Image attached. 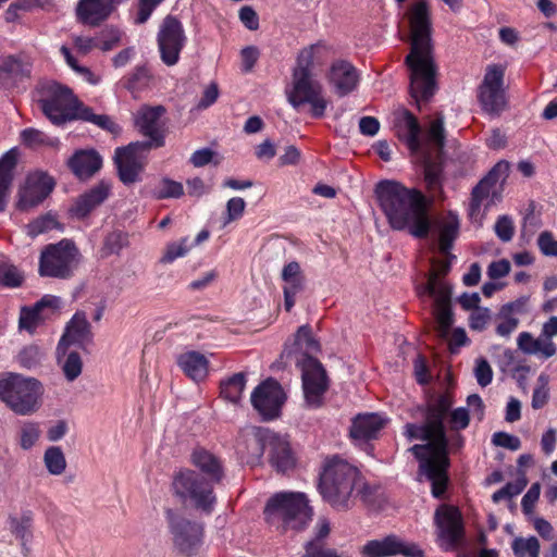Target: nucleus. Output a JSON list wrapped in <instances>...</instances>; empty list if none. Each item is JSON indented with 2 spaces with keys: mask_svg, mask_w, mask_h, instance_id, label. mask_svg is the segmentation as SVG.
<instances>
[{
  "mask_svg": "<svg viewBox=\"0 0 557 557\" xmlns=\"http://www.w3.org/2000/svg\"><path fill=\"white\" fill-rule=\"evenodd\" d=\"M451 406V396L441 394L428 403L422 424L406 423L404 426V435L408 441L425 442L413 445L409 451L420 461L419 470L431 481L435 498L444 495L448 483V438L444 420Z\"/></svg>",
  "mask_w": 557,
  "mask_h": 557,
  "instance_id": "nucleus-1",
  "label": "nucleus"
},
{
  "mask_svg": "<svg viewBox=\"0 0 557 557\" xmlns=\"http://www.w3.org/2000/svg\"><path fill=\"white\" fill-rule=\"evenodd\" d=\"M375 195L393 230H408L417 238L429 236V205L420 190L407 188L396 181H382L375 187Z\"/></svg>",
  "mask_w": 557,
  "mask_h": 557,
  "instance_id": "nucleus-2",
  "label": "nucleus"
},
{
  "mask_svg": "<svg viewBox=\"0 0 557 557\" xmlns=\"http://www.w3.org/2000/svg\"><path fill=\"white\" fill-rule=\"evenodd\" d=\"M410 28L411 50L406 57V64L410 70V95L417 103L428 102L434 96L437 85L431 46V21L424 1L412 7Z\"/></svg>",
  "mask_w": 557,
  "mask_h": 557,
  "instance_id": "nucleus-3",
  "label": "nucleus"
},
{
  "mask_svg": "<svg viewBox=\"0 0 557 557\" xmlns=\"http://www.w3.org/2000/svg\"><path fill=\"white\" fill-rule=\"evenodd\" d=\"M314 59V46L302 49L297 57L296 66L292 74V87L286 90L287 100L294 109L305 104L310 106V115L321 119L330 101L323 95V86L313 78L312 65Z\"/></svg>",
  "mask_w": 557,
  "mask_h": 557,
  "instance_id": "nucleus-4",
  "label": "nucleus"
},
{
  "mask_svg": "<svg viewBox=\"0 0 557 557\" xmlns=\"http://www.w3.org/2000/svg\"><path fill=\"white\" fill-rule=\"evenodd\" d=\"M359 482L358 468L335 456L325 460L319 490L333 508L347 510L354 505V492Z\"/></svg>",
  "mask_w": 557,
  "mask_h": 557,
  "instance_id": "nucleus-5",
  "label": "nucleus"
},
{
  "mask_svg": "<svg viewBox=\"0 0 557 557\" xmlns=\"http://www.w3.org/2000/svg\"><path fill=\"white\" fill-rule=\"evenodd\" d=\"M264 519L282 533L305 530L312 519V508L304 493L281 492L269 498Z\"/></svg>",
  "mask_w": 557,
  "mask_h": 557,
  "instance_id": "nucleus-6",
  "label": "nucleus"
},
{
  "mask_svg": "<svg viewBox=\"0 0 557 557\" xmlns=\"http://www.w3.org/2000/svg\"><path fill=\"white\" fill-rule=\"evenodd\" d=\"M199 472L182 469L174 473L172 492L185 507H190L203 516H210L216 505L214 485Z\"/></svg>",
  "mask_w": 557,
  "mask_h": 557,
  "instance_id": "nucleus-7",
  "label": "nucleus"
},
{
  "mask_svg": "<svg viewBox=\"0 0 557 557\" xmlns=\"http://www.w3.org/2000/svg\"><path fill=\"white\" fill-rule=\"evenodd\" d=\"M36 97L42 113L54 125L74 121L83 103L71 88L53 81L39 83Z\"/></svg>",
  "mask_w": 557,
  "mask_h": 557,
  "instance_id": "nucleus-8",
  "label": "nucleus"
},
{
  "mask_svg": "<svg viewBox=\"0 0 557 557\" xmlns=\"http://www.w3.org/2000/svg\"><path fill=\"white\" fill-rule=\"evenodd\" d=\"M41 395L42 386L36 379L15 373L0 379V399L17 414L35 412L39 408Z\"/></svg>",
  "mask_w": 557,
  "mask_h": 557,
  "instance_id": "nucleus-9",
  "label": "nucleus"
},
{
  "mask_svg": "<svg viewBox=\"0 0 557 557\" xmlns=\"http://www.w3.org/2000/svg\"><path fill=\"white\" fill-rule=\"evenodd\" d=\"M82 255L72 239H61L47 245L40 253L39 274L41 276L66 280L74 275Z\"/></svg>",
  "mask_w": 557,
  "mask_h": 557,
  "instance_id": "nucleus-10",
  "label": "nucleus"
},
{
  "mask_svg": "<svg viewBox=\"0 0 557 557\" xmlns=\"http://www.w3.org/2000/svg\"><path fill=\"white\" fill-rule=\"evenodd\" d=\"M301 368L302 389L306 405L320 408L324 404V395L330 387V380L322 363L308 355L298 360Z\"/></svg>",
  "mask_w": 557,
  "mask_h": 557,
  "instance_id": "nucleus-11",
  "label": "nucleus"
},
{
  "mask_svg": "<svg viewBox=\"0 0 557 557\" xmlns=\"http://www.w3.org/2000/svg\"><path fill=\"white\" fill-rule=\"evenodd\" d=\"M250 401L263 421H272L281 416L286 394L277 381L267 379L253 389Z\"/></svg>",
  "mask_w": 557,
  "mask_h": 557,
  "instance_id": "nucleus-12",
  "label": "nucleus"
},
{
  "mask_svg": "<svg viewBox=\"0 0 557 557\" xmlns=\"http://www.w3.org/2000/svg\"><path fill=\"white\" fill-rule=\"evenodd\" d=\"M157 41L162 62L168 66L175 65L187 41L181 21L172 15L165 16L160 25Z\"/></svg>",
  "mask_w": 557,
  "mask_h": 557,
  "instance_id": "nucleus-13",
  "label": "nucleus"
},
{
  "mask_svg": "<svg viewBox=\"0 0 557 557\" xmlns=\"http://www.w3.org/2000/svg\"><path fill=\"white\" fill-rule=\"evenodd\" d=\"M166 518L175 547L187 556L193 555L202 543L203 524L171 510L168 511Z\"/></svg>",
  "mask_w": 557,
  "mask_h": 557,
  "instance_id": "nucleus-14",
  "label": "nucleus"
},
{
  "mask_svg": "<svg viewBox=\"0 0 557 557\" xmlns=\"http://www.w3.org/2000/svg\"><path fill=\"white\" fill-rule=\"evenodd\" d=\"M505 71L502 65L493 64L486 72L479 87V101L484 111L499 114L506 108V96L503 88Z\"/></svg>",
  "mask_w": 557,
  "mask_h": 557,
  "instance_id": "nucleus-15",
  "label": "nucleus"
},
{
  "mask_svg": "<svg viewBox=\"0 0 557 557\" xmlns=\"http://www.w3.org/2000/svg\"><path fill=\"white\" fill-rule=\"evenodd\" d=\"M423 290L434 299V315L438 335L446 337L454 323L450 304L451 288L445 282H440L437 274L433 273Z\"/></svg>",
  "mask_w": 557,
  "mask_h": 557,
  "instance_id": "nucleus-16",
  "label": "nucleus"
},
{
  "mask_svg": "<svg viewBox=\"0 0 557 557\" xmlns=\"http://www.w3.org/2000/svg\"><path fill=\"white\" fill-rule=\"evenodd\" d=\"M140 141L131 143L126 147H120L114 153V163L117 176L124 185H132L141 181V173L146 168V160L140 152L147 151Z\"/></svg>",
  "mask_w": 557,
  "mask_h": 557,
  "instance_id": "nucleus-17",
  "label": "nucleus"
},
{
  "mask_svg": "<svg viewBox=\"0 0 557 557\" xmlns=\"http://www.w3.org/2000/svg\"><path fill=\"white\" fill-rule=\"evenodd\" d=\"M54 180L44 172L27 176L25 185L18 191L17 208L26 211L41 203L53 190Z\"/></svg>",
  "mask_w": 557,
  "mask_h": 557,
  "instance_id": "nucleus-18",
  "label": "nucleus"
},
{
  "mask_svg": "<svg viewBox=\"0 0 557 557\" xmlns=\"http://www.w3.org/2000/svg\"><path fill=\"white\" fill-rule=\"evenodd\" d=\"M363 557H389L401 554L406 557H422V550L416 544H409L397 535L391 534L381 540L368 541L361 547Z\"/></svg>",
  "mask_w": 557,
  "mask_h": 557,
  "instance_id": "nucleus-19",
  "label": "nucleus"
},
{
  "mask_svg": "<svg viewBox=\"0 0 557 557\" xmlns=\"http://www.w3.org/2000/svg\"><path fill=\"white\" fill-rule=\"evenodd\" d=\"M94 334L91 325L84 311H77L67 322L65 331L58 344V351H65L71 346H76L85 352L92 344Z\"/></svg>",
  "mask_w": 557,
  "mask_h": 557,
  "instance_id": "nucleus-20",
  "label": "nucleus"
},
{
  "mask_svg": "<svg viewBox=\"0 0 557 557\" xmlns=\"http://www.w3.org/2000/svg\"><path fill=\"white\" fill-rule=\"evenodd\" d=\"M165 112L162 106L143 107L136 115V126L149 140L140 143L144 149L160 148L164 146V131L160 119Z\"/></svg>",
  "mask_w": 557,
  "mask_h": 557,
  "instance_id": "nucleus-21",
  "label": "nucleus"
},
{
  "mask_svg": "<svg viewBox=\"0 0 557 557\" xmlns=\"http://www.w3.org/2000/svg\"><path fill=\"white\" fill-rule=\"evenodd\" d=\"M509 172V163L507 161L497 162L492 170L485 175L472 189L471 200L469 203V215L474 219L479 215L483 200L486 199L491 193L494 194V188L499 180H505Z\"/></svg>",
  "mask_w": 557,
  "mask_h": 557,
  "instance_id": "nucleus-22",
  "label": "nucleus"
},
{
  "mask_svg": "<svg viewBox=\"0 0 557 557\" xmlns=\"http://www.w3.org/2000/svg\"><path fill=\"white\" fill-rule=\"evenodd\" d=\"M359 78L357 69L348 61H335L330 69V84L339 97H345L354 91L359 84Z\"/></svg>",
  "mask_w": 557,
  "mask_h": 557,
  "instance_id": "nucleus-23",
  "label": "nucleus"
},
{
  "mask_svg": "<svg viewBox=\"0 0 557 557\" xmlns=\"http://www.w3.org/2000/svg\"><path fill=\"white\" fill-rule=\"evenodd\" d=\"M440 536L447 548H455L463 540V525L460 512L455 508H446L442 513L436 512Z\"/></svg>",
  "mask_w": 557,
  "mask_h": 557,
  "instance_id": "nucleus-24",
  "label": "nucleus"
},
{
  "mask_svg": "<svg viewBox=\"0 0 557 557\" xmlns=\"http://www.w3.org/2000/svg\"><path fill=\"white\" fill-rule=\"evenodd\" d=\"M61 299L53 295H45L33 307H23L20 314V327L33 333L40 325L47 315L46 309L54 311L60 308Z\"/></svg>",
  "mask_w": 557,
  "mask_h": 557,
  "instance_id": "nucleus-25",
  "label": "nucleus"
},
{
  "mask_svg": "<svg viewBox=\"0 0 557 557\" xmlns=\"http://www.w3.org/2000/svg\"><path fill=\"white\" fill-rule=\"evenodd\" d=\"M11 534L20 542L21 553L24 557L32 555V542L34 539V515L32 511H23L11 515L8 518Z\"/></svg>",
  "mask_w": 557,
  "mask_h": 557,
  "instance_id": "nucleus-26",
  "label": "nucleus"
},
{
  "mask_svg": "<svg viewBox=\"0 0 557 557\" xmlns=\"http://www.w3.org/2000/svg\"><path fill=\"white\" fill-rule=\"evenodd\" d=\"M269 460L278 472L285 473L296 466V458L286 437L278 434L268 436Z\"/></svg>",
  "mask_w": 557,
  "mask_h": 557,
  "instance_id": "nucleus-27",
  "label": "nucleus"
},
{
  "mask_svg": "<svg viewBox=\"0 0 557 557\" xmlns=\"http://www.w3.org/2000/svg\"><path fill=\"white\" fill-rule=\"evenodd\" d=\"M387 421L388 419L379 413L358 414L352 420L350 436L357 442L367 444L369 441L377 438Z\"/></svg>",
  "mask_w": 557,
  "mask_h": 557,
  "instance_id": "nucleus-28",
  "label": "nucleus"
},
{
  "mask_svg": "<svg viewBox=\"0 0 557 557\" xmlns=\"http://www.w3.org/2000/svg\"><path fill=\"white\" fill-rule=\"evenodd\" d=\"M67 165L81 181L92 177L102 168V158L94 149H82L69 159Z\"/></svg>",
  "mask_w": 557,
  "mask_h": 557,
  "instance_id": "nucleus-29",
  "label": "nucleus"
},
{
  "mask_svg": "<svg viewBox=\"0 0 557 557\" xmlns=\"http://www.w3.org/2000/svg\"><path fill=\"white\" fill-rule=\"evenodd\" d=\"M111 183L100 181L88 191L77 198L72 212L79 219L86 218L94 209L104 202L111 193Z\"/></svg>",
  "mask_w": 557,
  "mask_h": 557,
  "instance_id": "nucleus-30",
  "label": "nucleus"
},
{
  "mask_svg": "<svg viewBox=\"0 0 557 557\" xmlns=\"http://www.w3.org/2000/svg\"><path fill=\"white\" fill-rule=\"evenodd\" d=\"M190 462L199 469L207 480L213 483H220L224 476V470L221 460L209 450L197 447L193 450Z\"/></svg>",
  "mask_w": 557,
  "mask_h": 557,
  "instance_id": "nucleus-31",
  "label": "nucleus"
},
{
  "mask_svg": "<svg viewBox=\"0 0 557 557\" xmlns=\"http://www.w3.org/2000/svg\"><path fill=\"white\" fill-rule=\"evenodd\" d=\"M396 134L407 147L417 152L421 148V126L418 119L408 110H404L395 122Z\"/></svg>",
  "mask_w": 557,
  "mask_h": 557,
  "instance_id": "nucleus-32",
  "label": "nucleus"
},
{
  "mask_svg": "<svg viewBox=\"0 0 557 557\" xmlns=\"http://www.w3.org/2000/svg\"><path fill=\"white\" fill-rule=\"evenodd\" d=\"M518 348L525 355L537 356L548 359L556 355V344L550 338H546L542 333L534 337L529 332H521L517 338Z\"/></svg>",
  "mask_w": 557,
  "mask_h": 557,
  "instance_id": "nucleus-33",
  "label": "nucleus"
},
{
  "mask_svg": "<svg viewBox=\"0 0 557 557\" xmlns=\"http://www.w3.org/2000/svg\"><path fill=\"white\" fill-rule=\"evenodd\" d=\"M177 366L195 382L203 381L209 371V360L199 351H187L177 357Z\"/></svg>",
  "mask_w": 557,
  "mask_h": 557,
  "instance_id": "nucleus-34",
  "label": "nucleus"
},
{
  "mask_svg": "<svg viewBox=\"0 0 557 557\" xmlns=\"http://www.w3.org/2000/svg\"><path fill=\"white\" fill-rule=\"evenodd\" d=\"M113 12L104 0H79L76 14L78 20L90 26H98Z\"/></svg>",
  "mask_w": 557,
  "mask_h": 557,
  "instance_id": "nucleus-35",
  "label": "nucleus"
},
{
  "mask_svg": "<svg viewBox=\"0 0 557 557\" xmlns=\"http://www.w3.org/2000/svg\"><path fill=\"white\" fill-rule=\"evenodd\" d=\"M17 163V150L10 149L0 158V212L5 210Z\"/></svg>",
  "mask_w": 557,
  "mask_h": 557,
  "instance_id": "nucleus-36",
  "label": "nucleus"
},
{
  "mask_svg": "<svg viewBox=\"0 0 557 557\" xmlns=\"http://www.w3.org/2000/svg\"><path fill=\"white\" fill-rule=\"evenodd\" d=\"M32 64L18 55L0 57V79H12L14 82L29 78Z\"/></svg>",
  "mask_w": 557,
  "mask_h": 557,
  "instance_id": "nucleus-37",
  "label": "nucleus"
},
{
  "mask_svg": "<svg viewBox=\"0 0 557 557\" xmlns=\"http://www.w3.org/2000/svg\"><path fill=\"white\" fill-rule=\"evenodd\" d=\"M58 363L60 364L65 379L69 382L75 381L83 371V360L76 350L70 348L65 351L57 350Z\"/></svg>",
  "mask_w": 557,
  "mask_h": 557,
  "instance_id": "nucleus-38",
  "label": "nucleus"
},
{
  "mask_svg": "<svg viewBox=\"0 0 557 557\" xmlns=\"http://www.w3.org/2000/svg\"><path fill=\"white\" fill-rule=\"evenodd\" d=\"M459 234L458 216L448 213L445 221L440 225L438 248L442 253H448Z\"/></svg>",
  "mask_w": 557,
  "mask_h": 557,
  "instance_id": "nucleus-39",
  "label": "nucleus"
},
{
  "mask_svg": "<svg viewBox=\"0 0 557 557\" xmlns=\"http://www.w3.org/2000/svg\"><path fill=\"white\" fill-rule=\"evenodd\" d=\"M271 433L267 432L264 434L260 432H255L252 434H247L245 436V443L247 446V453L245 455L244 451L240 450L238 446V451L243 455V458H246L247 463H255L259 461L264 453L265 445H268V436Z\"/></svg>",
  "mask_w": 557,
  "mask_h": 557,
  "instance_id": "nucleus-40",
  "label": "nucleus"
},
{
  "mask_svg": "<svg viewBox=\"0 0 557 557\" xmlns=\"http://www.w3.org/2000/svg\"><path fill=\"white\" fill-rule=\"evenodd\" d=\"M245 387L246 375L243 372H239L220 383V393L226 400L237 404L242 399Z\"/></svg>",
  "mask_w": 557,
  "mask_h": 557,
  "instance_id": "nucleus-41",
  "label": "nucleus"
},
{
  "mask_svg": "<svg viewBox=\"0 0 557 557\" xmlns=\"http://www.w3.org/2000/svg\"><path fill=\"white\" fill-rule=\"evenodd\" d=\"M75 120L92 123L101 129L108 131L110 133L119 132V126L111 120L109 115L96 114L91 108L85 106L84 103H82Z\"/></svg>",
  "mask_w": 557,
  "mask_h": 557,
  "instance_id": "nucleus-42",
  "label": "nucleus"
},
{
  "mask_svg": "<svg viewBox=\"0 0 557 557\" xmlns=\"http://www.w3.org/2000/svg\"><path fill=\"white\" fill-rule=\"evenodd\" d=\"M442 174L443 169L440 164L428 162L424 165V181L429 193L434 198L440 197L443 193L442 189Z\"/></svg>",
  "mask_w": 557,
  "mask_h": 557,
  "instance_id": "nucleus-43",
  "label": "nucleus"
},
{
  "mask_svg": "<svg viewBox=\"0 0 557 557\" xmlns=\"http://www.w3.org/2000/svg\"><path fill=\"white\" fill-rule=\"evenodd\" d=\"M511 548L516 557H539L540 555V542L535 536L516 537Z\"/></svg>",
  "mask_w": 557,
  "mask_h": 557,
  "instance_id": "nucleus-44",
  "label": "nucleus"
},
{
  "mask_svg": "<svg viewBox=\"0 0 557 557\" xmlns=\"http://www.w3.org/2000/svg\"><path fill=\"white\" fill-rule=\"evenodd\" d=\"M26 228L30 237H36L54 228L61 230V225L53 214L47 213L29 222Z\"/></svg>",
  "mask_w": 557,
  "mask_h": 557,
  "instance_id": "nucleus-45",
  "label": "nucleus"
},
{
  "mask_svg": "<svg viewBox=\"0 0 557 557\" xmlns=\"http://www.w3.org/2000/svg\"><path fill=\"white\" fill-rule=\"evenodd\" d=\"M45 463L51 474L59 475L64 472L66 461L60 447H49L45 453Z\"/></svg>",
  "mask_w": 557,
  "mask_h": 557,
  "instance_id": "nucleus-46",
  "label": "nucleus"
},
{
  "mask_svg": "<svg viewBox=\"0 0 557 557\" xmlns=\"http://www.w3.org/2000/svg\"><path fill=\"white\" fill-rule=\"evenodd\" d=\"M295 344L299 348H304L306 350L302 357L305 355L310 356V352H315L320 349L319 342L313 337L312 330L309 324H305L298 327L295 335Z\"/></svg>",
  "mask_w": 557,
  "mask_h": 557,
  "instance_id": "nucleus-47",
  "label": "nucleus"
},
{
  "mask_svg": "<svg viewBox=\"0 0 557 557\" xmlns=\"http://www.w3.org/2000/svg\"><path fill=\"white\" fill-rule=\"evenodd\" d=\"M183 194V185L168 177L162 178L153 190L157 199L180 198Z\"/></svg>",
  "mask_w": 557,
  "mask_h": 557,
  "instance_id": "nucleus-48",
  "label": "nucleus"
},
{
  "mask_svg": "<svg viewBox=\"0 0 557 557\" xmlns=\"http://www.w3.org/2000/svg\"><path fill=\"white\" fill-rule=\"evenodd\" d=\"M128 245V236L121 231L109 233L103 242L102 253L103 256L117 255Z\"/></svg>",
  "mask_w": 557,
  "mask_h": 557,
  "instance_id": "nucleus-49",
  "label": "nucleus"
},
{
  "mask_svg": "<svg viewBox=\"0 0 557 557\" xmlns=\"http://www.w3.org/2000/svg\"><path fill=\"white\" fill-rule=\"evenodd\" d=\"M285 285L284 293V307L287 312L292 310L295 305L296 296L305 289V277H294L283 280Z\"/></svg>",
  "mask_w": 557,
  "mask_h": 557,
  "instance_id": "nucleus-50",
  "label": "nucleus"
},
{
  "mask_svg": "<svg viewBox=\"0 0 557 557\" xmlns=\"http://www.w3.org/2000/svg\"><path fill=\"white\" fill-rule=\"evenodd\" d=\"M149 81V71L145 66H138L124 78L123 84L127 90L135 92L148 86Z\"/></svg>",
  "mask_w": 557,
  "mask_h": 557,
  "instance_id": "nucleus-51",
  "label": "nucleus"
},
{
  "mask_svg": "<svg viewBox=\"0 0 557 557\" xmlns=\"http://www.w3.org/2000/svg\"><path fill=\"white\" fill-rule=\"evenodd\" d=\"M426 136L429 141L433 144L437 149L442 150L444 148L446 134L443 114L438 113L436 117L431 122Z\"/></svg>",
  "mask_w": 557,
  "mask_h": 557,
  "instance_id": "nucleus-52",
  "label": "nucleus"
},
{
  "mask_svg": "<svg viewBox=\"0 0 557 557\" xmlns=\"http://www.w3.org/2000/svg\"><path fill=\"white\" fill-rule=\"evenodd\" d=\"M189 248L190 246L188 245V238H182L177 243H171L166 246L160 261L162 263H171L175 259L184 257L188 252Z\"/></svg>",
  "mask_w": 557,
  "mask_h": 557,
  "instance_id": "nucleus-53",
  "label": "nucleus"
},
{
  "mask_svg": "<svg viewBox=\"0 0 557 557\" xmlns=\"http://www.w3.org/2000/svg\"><path fill=\"white\" fill-rule=\"evenodd\" d=\"M539 386L534 388L533 395H532V408L533 409H541L543 408L547 401H548V376L546 374H541L537 379Z\"/></svg>",
  "mask_w": 557,
  "mask_h": 557,
  "instance_id": "nucleus-54",
  "label": "nucleus"
},
{
  "mask_svg": "<svg viewBox=\"0 0 557 557\" xmlns=\"http://www.w3.org/2000/svg\"><path fill=\"white\" fill-rule=\"evenodd\" d=\"M302 557H350L347 554H338L333 548L324 547L320 542L310 541L306 544V553Z\"/></svg>",
  "mask_w": 557,
  "mask_h": 557,
  "instance_id": "nucleus-55",
  "label": "nucleus"
},
{
  "mask_svg": "<svg viewBox=\"0 0 557 557\" xmlns=\"http://www.w3.org/2000/svg\"><path fill=\"white\" fill-rule=\"evenodd\" d=\"M494 231L502 242H510L515 234L512 220L508 215H500L495 223Z\"/></svg>",
  "mask_w": 557,
  "mask_h": 557,
  "instance_id": "nucleus-56",
  "label": "nucleus"
},
{
  "mask_svg": "<svg viewBox=\"0 0 557 557\" xmlns=\"http://www.w3.org/2000/svg\"><path fill=\"white\" fill-rule=\"evenodd\" d=\"M21 140L23 145L36 148L47 144L48 137L41 131L29 127L21 132Z\"/></svg>",
  "mask_w": 557,
  "mask_h": 557,
  "instance_id": "nucleus-57",
  "label": "nucleus"
},
{
  "mask_svg": "<svg viewBox=\"0 0 557 557\" xmlns=\"http://www.w3.org/2000/svg\"><path fill=\"white\" fill-rule=\"evenodd\" d=\"M97 38L99 41V49L102 51H110L120 44L121 32L116 28H107L103 29Z\"/></svg>",
  "mask_w": 557,
  "mask_h": 557,
  "instance_id": "nucleus-58",
  "label": "nucleus"
},
{
  "mask_svg": "<svg viewBox=\"0 0 557 557\" xmlns=\"http://www.w3.org/2000/svg\"><path fill=\"white\" fill-rule=\"evenodd\" d=\"M474 376L481 387H485L491 384L493 380V370L486 359L480 358L476 360Z\"/></svg>",
  "mask_w": 557,
  "mask_h": 557,
  "instance_id": "nucleus-59",
  "label": "nucleus"
},
{
  "mask_svg": "<svg viewBox=\"0 0 557 557\" xmlns=\"http://www.w3.org/2000/svg\"><path fill=\"white\" fill-rule=\"evenodd\" d=\"M537 246L541 252L546 257H557V240L549 231H544L539 235Z\"/></svg>",
  "mask_w": 557,
  "mask_h": 557,
  "instance_id": "nucleus-60",
  "label": "nucleus"
},
{
  "mask_svg": "<svg viewBox=\"0 0 557 557\" xmlns=\"http://www.w3.org/2000/svg\"><path fill=\"white\" fill-rule=\"evenodd\" d=\"M23 276L13 265L0 267V283L9 287H17L22 284Z\"/></svg>",
  "mask_w": 557,
  "mask_h": 557,
  "instance_id": "nucleus-61",
  "label": "nucleus"
},
{
  "mask_svg": "<svg viewBox=\"0 0 557 557\" xmlns=\"http://www.w3.org/2000/svg\"><path fill=\"white\" fill-rule=\"evenodd\" d=\"M492 443L495 446L505 447L510 450H518L521 446L519 437L508 434L506 432H496L493 434Z\"/></svg>",
  "mask_w": 557,
  "mask_h": 557,
  "instance_id": "nucleus-62",
  "label": "nucleus"
},
{
  "mask_svg": "<svg viewBox=\"0 0 557 557\" xmlns=\"http://www.w3.org/2000/svg\"><path fill=\"white\" fill-rule=\"evenodd\" d=\"M246 208V202L240 197L231 198L226 203V220L225 224L238 220L243 216Z\"/></svg>",
  "mask_w": 557,
  "mask_h": 557,
  "instance_id": "nucleus-63",
  "label": "nucleus"
},
{
  "mask_svg": "<svg viewBox=\"0 0 557 557\" xmlns=\"http://www.w3.org/2000/svg\"><path fill=\"white\" fill-rule=\"evenodd\" d=\"M39 428L35 423H26L21 431V445L24 449H28L39 438Z\"/></svg>",
  "mask_w": 557,
  "mask_h": 557,
  "instance_id": "nucleus-64",
  "label": "nucleus"
}]
</instances>
